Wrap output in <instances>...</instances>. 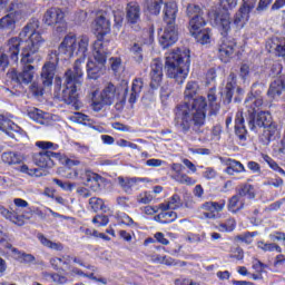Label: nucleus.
<instances>
[{"instance_id":"f257e3e1","label":"nucleus","mask_w":285,"mask_h":285,"mask_svg":"<svg viewBox=\"0 0 285 285\" xmlns=\"http://www.w3.org/2000/svg\"><path fill=\"white\" fill-rule=\"evenodd\" d=\"M90 46V38L88 36L77 37L76 35H68L63 38L58 48V56L63 59H70L71 57H79L73 65V70L68 69L65 72L66 88L62 90L61 99L68 106H72L75 110H79V95L77 88L81 85V78L83 77V70H81V63L86 61L88 57V48Z\"/></svg>"},{"instance_id":"f03ea898","label":"nucleus","mask_w":285,"mask_h":285,"mask_svg":"<svg viewBox=\"0 0 285 285\" xmlns=\"http://www.w3.org/2000/svg\"><path fill=\"white\" fill-rule=\"evenodd\" d=\"M37 30H39V20H32L21 30L19 37L8 40L4 50L12 61H19V52H21L20 63H39L41 61L39 49L46 40Z\"/></svg>"},{"instance_id":"7ed1b4c3","label":"nucleus","mask_w":285,"mask_h":285,"mask_svg":"<svg viewBox=\"0 0 285 285\" xmlns=\"http://www.w3.org/2000/svg\"><path fill=\"white\" fill-rule=\"evenodd\" d=\"M95 30L98 39L92 46V57L87 62L88 79L97 80L106 72V61L108 60V49L104 46V37L110 32V20L99 16L95 21Z\"/></svg>"},{"instance_id":"20e7f679","label":"nucleus","mask_w":285,"mask_h":285,"mask_svg":"<svg viewBox=\"0 0 285 285\" xmlns=\"http://www.w3.org/2000/svg\"><path fill=\"white\" fill-rule=\"evenodd\" d=\"M206 98L200 96L190 102H183L176 107L175 124L183 132H188L190 128L199 130L206 124Z\"/></svg>"},{"instance_id":"39448f33","label":"nucleus","mask_w":285,"mask_h":285,"mask_svg":"<svg viewBox=\"0 0 285 285\" xmlns=\"http://www.w3.org/2000/svg\"><path fill=\"white\" fill-rule=\"evenodd\" d=\"M165 70L169 79L184 83L190 72V50L177 48L166 52Z\"/></svg>"},{"instance_id":"423d86ee","label":"nucleus","mask_w":285,"mask_h":285,"mask_svg":"<svg viewBox=\"0 0 285 285\" xmlns=\"http://www.w3.org/2000/svg\"><path fill=\"white\" fill-rule=\"evenodd\" d=\"M164 21L167 24L164 33L159 38L160 46L166 49L174 43H177L179 35L177 32V27L175 26V20L177 19V2H167L164 8Z\"/></svg>"},{"instance_id":"0eeeda50","label":"nucleus","mask_w":285,"mask_h":285,"mask_svg":"<svg viewBox=\"0 0 285 285\" xmlns=\"http://www.w3.org/2000/svg\"><path fill=\"white\" fill-rule=\"evenodd\" d=\"M245 106L249 112L248 126L252 130H255V128H264L271 124V114L268 111H259L254 116L255 112L264 106V98H262V96L250 94L245 100Z\"/></svg>"},{"instance_id":"6e6552de","label":"nucleus","mask_w":285,"mask_h":285,"mask_svg":"<svg viewBox=\"0 0 285 285\" xmlns=\"http://www.w3.org/2000/svg\"><path fill=\"white\" fill-rule=\"evenodd\" d=\"M36 146L41 148V151L33 154L32 159L39 168H52L55 159H61V154L51 150H57L59 145L50 141H37Z\"/></svg>"},{"instance_id":"1a4fd4ad","label":"nucleus","mask_w":285,"mask_h":285,"mask_svg":"<svg viewBox=\"0 0 285 285\" xmlns=\"http://www.w3.org/2000/svg\"><path fill=\"white\" fill-rule=\"evenodd\" d=\"M220 6L225 11L213 13L210 23L225 37L230 31V13H228V10L237 8V0H220Z\"/></svg>"},{"instance_id":"9d476101","label":"nucleus","mask_w":285,"mask_h":285,"mask_svg":"<svg viewBox=\"0 0 285 285\" xmlns=\"http://www.w3.org/2000/svg\"><path fill=\"white\" fill-rule=\"evenodd\" d=\"M206 14L208 12L204 11L199 6L189 4L187 6V17H189V35L202 31L204 26H206Z\"/></svg>"},{"instance_id":"9b49d317","label":"nucleus","mask_w":285,"mask_h":285,"mask_svg":"<svg viewBox=\"0 0 285 285\" xmlns=\"http://www.w3.org/2000/svg\"><path fill=\"white\" fill-rule=\"evenodd\" d=\"M117 92V88H115V85L112 82H108L105 88L102 89L99 98H97V92H94V98H92V110L95 112H99L101 108L105 106H110L112 101H115V95Z\"/></svg>"},{"instance_id":"f8f14e48","label":"nucleus","mask_w":285,"mask_h":285,"mask_svg":"<svg viewBox=\"0 0 285 285\" xmlns=\"http://www.w3.org/2000/svg\"><path fill=\"white\" fill-rule=\"evenodd\" d=\"M204 210L203 215L206 219H217L219 214L226 208V199H220L218 202H206L200 206Z\"/></svg>"},{"instance_id":"ddd939ff","label":"nucleus","mask_w":285,"mask_h":285,"mask_svg":"<svg viewBox=\"0 0 285 285\" xmlns=\"http://www.w3.org/2000/svg\"><path fill=\"white\" fill-rule=\"evenodd\" d=\"M170 168L173 170L171 179L174 181H177L178 184H184L185 186H195L197 184V180L187 174L184 173V167L179 163H174L170 165Z\"/></svg>"},{"instance_id":"4468645a","label":"nucleus","mask_w":285,"mask_h":285,"mask_svg":"<svg viewBox=\"0 0 285 285\" xmlns=\"http://www.w3.org/2000/svg\"><path fill=\"white\" fill-rule=\"evenodd\" d=\"M0 215L4 217V219L12 222V224H16V226H23V219H30L32 213H23L22 215H19V210H9L6 206L0 205Z\"/></svg>"},{"instance_id":"2eb2a0df","label":"nucleus","mask_w":285,"mask_h":285,"mask_svg":"<svg viewBox=\"0 0 285 285\" xmlns=\"http://www.w3.org/2000/svg\"><path fill=\"white\" fill-rule=\"evenodd\" d=\"M237 50V42L228 38H224L218 47L220 60L226 63L235 55Z\"/></svg>"},{"instance_id":"dca6fc26","label":"nucleus","mask_w":285,"mask_h":285,"mask_svg":"<svg viewBox=\"0 0 285 285\" xmlns=\"http://www.w3.org/2000/svg\"><path fill=\"white\" fill-rule=\"evenodd\" d=\"M150 77H151L150 87L154 89L159 88V85L161 83V79L164 78V65L161 63V60L154 59L151 61Z\"/></svg>"},{"instance_id":"f3484780","label":"nucleus","mask_w":285,"mask_h":285,"mask_svg":"<svg viewBox=\"0 0 285 285\" xmlns=\"http://www.w3.org/2000/svg\"><path fill=\"white\" fill-rule=\"evenodd\" d=\"M3 128L6 135L16 141L21 140V128L12 121H7L3 116L0 115V129Z\"/></svg>"},{"instance_id":"a211bd4d","label":"nucleus","mask_w":285,"mask_h":285,"mask_svg":"<svg viewBox=\"0 0 285 285\" xmlns=\"http://www.w3.org/2000/svg\"><path fill=\"white\" fill-rule=\"evenodd\" d=\"M21 72H13V79L18 81V83H32V79H35V66L32 63H22Z\"/></svg>"},{"instance_id":"6ab92c4d","label":"nucleus","mask_w":285,"mask_h":285,"mask_svg":"<svg viewBox=\"0 0 285 285\" xmlns=\"http://www.w3.org/2000/svg\"><path fill=\"white\" fill-rule=\"evenodd\" d=\"M235 132L240 141V146H245L248 131L246 130V126H244V112L243 111H238L236 114Z\"/></svg>"},{"instance_id":"aec40b11","label":"nucleus","mask_w":285,"mask_h":285,"mask_svg":"<svg viewBox=\"0 0 285 285\" xmlns=\"http://www.w3.org/2000/svg\"><path fill=\"white\" fill-rule=\"evenodd\" d=\"M11 12L0 19V28L3 30H12L14 23L21 19V12L11 8Z\"/></svg>"},{"instance_id":"412c9836","label":"nucleus","mask_w":285,"mask_h":285,"mask_svg":"<svg viewBox=\"0 0 285 285\" xmlns=\"http://www.w3.org/2000/svg\"><path fill=\"white\" fill-rule=\"evenodd\" d=\"M61 21H63V11L59 8H51L43 16L46 26H55V23H61Z\"/></svg>"},{"instance_id":"4be33fe9","label":"nucleus","mask_w":285,"mask_h":285,"mask_svg":"<svg viewBox=\"0 0 285 285\" xmlns=\"http://www.w3.org/2000/svg\"><path fill=\"white\" fill-rule=\"evenodd\" d=\"M285 91V75L281 76L278 79L274 80L269 85V89L267 91L268 97L272 99H277L282 97V92Z\"/></svg>"},{"instance_id":"5701e85b","label":"nucleus","mask_w":285,"mask_h":285,"mask_svg":"<svg viewBox=\"0 0 285 285\" xmlns=\"http://www.w3.org/2000/svg\"><path fill=\"white\" fill-rule=\"evenodd\" d=\"M40 79L45 88H50V86H52V81L55 79V63L52 62L45 63V66L42 67Z\"/></svg>"},{"instance_id":"b1692460","label":"nucleus","mask_w":285,"mask_h":285,"mask_svg":"<svg viewBox=\"0 0 285 285\" xmlns=\"http://www.w3.org/2000/svg\"><path fill=\"white\" fill-rule=\"evenodd\" d=\"M1 159L3 164H7V166H19L23 161H26V157L17 151H4L1 155Z\"/></svg>"},{"instance_id":"393cba45","label":"nucleus","mask_w":285,"mask_h":285,"mask_svg":"<svg viewBox=\"0 0 285 285\" xmlns=\"http://www.w3.org/2000/svg\"><path fill=\"white\" fill-rule=\"evenodd\" d=\"M225 173L227 175H238L239 173H246V167L239 160H235L233 158H228L225 160Z\"/></svg>"},{"instance_id":"a878e982","label":"nucleus","mask_w":285,"mask_h":285,"mask_svg":"<svg viewBox=\"0 0 285 285\" xmlns=\"http://www.w3.org/2000/svg\"><path fill=\"white\" fill-rule=\"evenodd\" d=\"M248 19H250V10L240 7V9L238 10L234 18V26L236 27L237 30H242V28H244V26L248 23Z\"/></svg>"},{"instance_id":"bb28decb","label":"nucleus","mask_w":285,"mask_h":285,"mask_svg":"<svg viewBox=\"0 0 285 285\" xmlns=\"http://www.w3.org/2000/svg\"><path fill=\"white\" fill-rule=\"evenodd\" d=\"M139 19H141V10L139 9V4H137V2H130L127 6L128 23H139Z\"/></svg>"},{"instance_id":"cd10ccee","label":"nucleus","mask_w":285,"mask_h":285,"mask_svg":"<svg viewBox=\"0 0 285 285\" xmlns=\"http://www.w3.org/2000/svg\"><path fill=\"white\" fill-rule=\"evenodd\" d=\"M159 224H173L177 219V213L170 209H160V213L154 217Z\"/></svg>"},{"instance_id":"c85d7f7f","label":"nucleus","mask_w":285,"mask_h":285,"mask_svg":"<svg viewBox=\"0 0 285 285\" xmlns=\"http://www.w3.org/2000/svg\"><path fill=\"white\" fill-rule=\"evenodd\" d=\"M117 181L120 188L125 190V193H132V188H135V185L139 184V181H144V178H128V177L124 178L119 176L117 178Z\"/></svg>"},{"instance_id":"c756f323","label":"nucleus","mask_w":285,"mask_h":285,"mask_svg":"<svg viewBox=\"0 0 285 285\" xmlns=\"http://www.w3.org/2000/svg\"><path fill=\"white\" fill-rule=\"evenodd\" d=\"M105 179L98 174L95 173H88L87 174V186L94 190V193H97L101 189V184H104Z\"/></svg>"},{"instance_id":"7c9ffc66","label":"nucleus","mask_w":285,"mask_h":285,"mask_svg":"<svg viewBox=\"0 0 285 285\" xmlns=\"http://www.w3.org/2000/svg\"><path fill=\"white\" fill-rule=\"evenodd\" d=\"M9 250H11V256L13 257V259H17V262H20V264H32V262H35V257L31 254L21 252L12 247V245Z\"/></svg>"},{"instance_id":"2f4dec72","label":"nucleus","mask_w":285,"mask_h":285,"mask_svg":"<svg viewBox=\"0 0 285 285\" xmlns=\"http://www.w3.org/2000/svg\"><path fill=\"white\" fill-rule=\"evenodd\" d=\"M181 198L177 194L170 197L167 203L159 204L160 210H177V208H181Z\"/></svg>"},{"instance_id":"473e14b6","label":"nucleus","mask_w":285,"mask_h":285,"mask_svg":"<svg viewBox=\"0 0 285 285\" xmlns=\"http://www.w3.org/2000/svg\"><path fill=\"white\" fill-rule=\"evenodd\" d=\"M141 88H144V80H141V78H136L131 85V94L129 97V104L137 102V99H139V94L141 92Z\"/></svg>"},{"instance_id":"72a5a7b5","label":"nucleus","mask_w":285,"mask_h":285,"mask_svg":"<svg viewBox=\"0 0 285 285\" xmlns=\"http://www.w3.org/2000/svg\"><path fill=\"white\" fill-rule=\"evenodd\" d=\"M227 208L229 213H239V210L244 209V198H242L239 194L234 195L229 198Z\"/></svg>"},{"instance_id":"f704fd0d","label":"nucleus","mask_w":285,"mask_h":285,"mask_svg":"<svg viewBox=\"0 0 285 285\" xmlns=\"http://www.w3.org/2000/svg\"><path fill=\"white\" fill-rule=\"evenodd\" d=\"M194 39L200 43L202 46H206V43H210V29H202L200 31H196L195 33H190Z\"/></svg>"},{"instance_id":"c9c22d12","label":"nucleus","mask_w":285,"mask_h":285,"mask_svg":"<svg viewBox=\"0 0 285 285\" xmlns=\"http://www.w3.org/2000/svg\"><path fill=\"white\" fill-rule=\"evenodd\" d=\"M268 141H275V139H279L282 135V128L276 122H271L267 126V130L265 131Z\"/></svg>"},{"instance_id":"e433bc0d","label":"nucleus","mask_w":285,"mask_h":285,"mask_svg":"<svg viewBox=\"0 0 285 285\" xmlns=\"http://www.w3.org/2000/svg\"><path fill=\"white\" fill-rule=\"evenodd\" d=\"M235 86H237V76H235V73H230L227 78V83L225 87L226 98L228 99V101L233 99V92L235 90Z\"/></svg>"},{"instance_id":"4c0bfd02","label":"nucleus","mask_w":285,"mask_h":285,"mask_svg":"<svg viewBox=\"0 0 285 285\" xmlns=\"http://www.w3.org/2000/svg\"><path fill=\"white\" fill-rule=\"evenodd\" d=\"M237 226V222L234 218H228L224 223L217 225V230L220 233H233Z\"/></svg>"},{"instance_id":"58836bf2","label":"nucleus","mask_w":285,"mask_h":285,"mask_svg":"<svg viewBox=\"0 0 285 285\" xmlns=\"http://www.w3.org/2000/svg\"><path fill=\"white\" fill-rule=\"evenodd\" d=\"M207 98L209 101V108L212 109V115H217V112H219V105L217 102V96L215 95V87H213L208 94H207Z\"/></svg>"},{"instance_id":"ea45409f","label":"nucleus","mask_w":285,"mask_h":285,"mask_svg":"<svg viewBox=\"0 0 285 285\" xmlns=\"http://www.w3.org/2000/svg\"><path fill=\"white\" fill-rule=\"evenodd\" d=\"M161 3H164V0H146L149 14H159L161 12Z\"/></svg>"},{"instance_id":"a19ab883","label":"nucleus","mask_w":285,"mask_h":285,"mask_svg":"<svg viewBox=\"0 0 285 285\" xmlns=\"http://www.w3.org/2000/svg\"><path fill=\"white\" fill-rule=\"evenodd\" d=\"M257 247L261 250H264V253H273L274 250H276V253H282V247L275 243H264V240H259Z\"/></svg>"},{"instance_id":"79ce46f5","label":"nucleus","mask_w":285,"mask_h":285,"mask_svg":"<svg viewBox=\"0 0 285 285\" xmlns=\"http://www.w3.org/2000/svg\"><path fill=\"white\" fill-rule=\"evenodd\" d=\"M39 242L42 244V246H46L47 248H51V250H58V252L63 250V244L55 243L42 235L39 236Z\"/></svg>"},{"instance_id":"37998d69","label":"nucleus","mask_w":285,"mask_h":285,"mask_svg":"<svg viewBox=\"0 0 285 285\" xmlns=\"http://www.w3.org/2000/svg\"><path fill=\"white\" fill-rule=\"evenodd\" d=\"M199 91V85L195 81H188L185 88V99H193L195 95Z\"/></svg>"},{"instance_id":"c03bdc74","label":"nucleus","mask_w":285,"mask_h":285,"mask_svg":"<svg viewBox=\"0 0 285 285\" xmlns=\"http://www.w3.org/2000/svg\"><path fill=\"white\" fill-rule=\"evenodd\" d=\"M28 116L33 121H37L38 124H43V119H46V112H43L41 109H31L28 112Z\"/></svg>"},{"instance_id":"a18cd8bd","label":"nucleus","mask_w":285,"mask_h":285,"mask_svg":"<svg viewBox=\"0 0 285 285\" xmlns=\"http://www.w3.org/2000/svg\"><path fill=\"white\" fill-rule=\"evenodd\" d=\"M151 262H154V264H166V266H173V264H175V261L171 257L158 254L151 256Z\"/></svg>"},{"instance_id":"49530a36","label":"nucleus","mask_w":285,"mask_h":285,"mask_svg":"<svg viewBox=\"0 0 285 285\" xmlns=\"http://www.w3.org/2000/svg\"><path fill=\"white\" fill-rule=\"evenodd\" d=\"M238 195L240 197H248L249 199H253L255 197V189L253 188V185H243Z\"/></svg>"},{"instance_id":"de8ad7c7","label":"nucleus","mask_w":285,"mask_h":285,"mask_svg":"<svg viewBox=\"0 0 285 285\" xmlns=\"http://www.w3.org/2000/svg\"><path fill=\"white\" fill-rule=\"evenodd\" d=\"M19 173H22L23 175H29V177H40L41 174H39V169L35 168V169H30V167H28V165L22 164L19 168H18Z\"/></svg>"},{"instance_id":"09e8293b","label":"nucleus","mask_w":285,"mask_h":285,"mask_svg":"<svg viewBox=\"0 0 285 285\" xmlns=\"http://www.w3.org/2000/svg\"><path fill=\"white\" fill-rule=\"evenodd\" d=\"M71 121H75L76 124H90V121H92V119H90V116L85 115L82 112H75L71 116Z\"/></svg>"},{"instance_id":"8fccbe9b","label":"nucleus","mask_w":285,"mask_h":285,"mask_svg":"<svg viewBox=\"0 0 285 285\" xmlns=\"http://www.w3.org/2000/svg\"><path fill=\"white\" fill-rule=\"evenodd\" d=\"M10 242H12V238H10V235L3 232V226L0 225V244L4 248H12V244H10Z\"/></svg>"},{"instance_id":"3c124183","label":"nucleus","mask_w":285,"mask_h":285,"mask_svg":"<svg viewBox=\"0 0 285 285\" xmlns=\"http://www.w3.org/2000/svg\"><path fill=\"white\" fill-rule=\"evenodd\" d=\"M89 206L95 213L104 210V199L92 197L89 199Z\"/></svg>"},{"instance_id":"603ef678","label":"nucleus","mask_w":285,"mask_h":285,"mask_svg":"<svg viewBox=\"0 0 285 285\" xmlns=\"http://www.w3.org/2000/svg\"><path fill=\"white\" fill-rule=\"evenodd\" d=\"M53 184L56 186H59V188H61L62 190H67V191H72L75 188V184L70 183V181H62L58 178H53L52 179Z\"/></svg>"},{"instance_id":"864d4df0","label":"nucleus","mask_w":285,"mask_h":285,"mask_svg":"<svg viewBox=\"0 0 285 285\" xmlns=\"http://www.w3.org/2000/svg\"><path fill=\"white\" fill-rule=\"evenodd\" d=\"M257 235V232H246L237 236L238 242H243V244H253V237Z\"/></svg>"},{"instance_id":"5fc2aeb1","label":"nucleus","mask_w":285,"mask_h":285,"mask_svg":"<svg viewBox=\"0 0 285 285\" xmlns=\"http://www.w3.org/2000/svg\"><path fill=\"white\" fill-rule=\"evenodd\" d=\"M263 186H274V188H279L281 186H284V179L282 178H267Z\"/></svg>"},{"instance_id":"6e6d98bb","label":"nucleus","mask_w":285,"mask_h":285,"mask_svg":"<svg viewBox=\"0 0 285 285\" xmlns=\"http://www.w3.org/2000/svg\"><path fill=\"white\" fill-rule=\"evenodd\" d=\"M130 52L136 56V61H138V63L144 61V56H141V46H139V43H134V46L130 48Z\"/></svg>"},{"instance_id":"4d7b16f0","label":"nucleus","mask_w":285,"mask_h":285,"mask_svg":"<svg viewBox=\"0 0 285 285\" xmlns=\"http://www.w3.org/2000/svg\"><path fill=\"white\" fill-rule=\"evenodd\" d=\"M137 202L138 204H150V202H153V195L148 191L139 194L137 196Z\"/></svg>"},{"instance_id":"13d9d810","label":"nucleus","mask_w":285,"mask_h":285,"mask_svg":"<svg viewBox=\"0 0 285 285\" xmlns=\"http://www.w3.org/2000/svg\"><path fill=\"white\" fill-rule=\"evenodd\" d=\"M252 267L253 269L258 273L262 274L264 273V268H267L266 264L262 263L259 259L254 258L252 262Z\"/></svg>"},{"instance_id":"bf43d9fd","label":"nucleus","mask_w":285,"mask_h":285,"mask_svg":"<svg viewBox=\"0 0 285 285\" xmlns=\"http://www.w3.org/2000/svg\"><path fill=\"white\" fill-rule=\"evenodd\" d=\"M50 278L52 279V282L55 284H58V285L68 284V277H66L63 275L50 274Z\"/></svg>"},{"instance_id":"052dcab7","label":"nucleus","mask_w":285,"mask_h":285,"mask_svg":"<svg viewBox=\"0 0 285 285\" xmlns=\"http://www.w3.org/2000/svg\"><path fill=\"white\" fill-rule=\"evenodd\" d=\"M118 219L119 224H124L125 226H132V224L136 225L135 220H132L128 214L122 213L118 215Z\"/></svg>"},{"instance_id":"680f3d73","label":"nucleus","mask_w":285,"mask_h":285,"mask_svg":"<svg viewBox=\"0 0 285 285\" xmlns=\"http://www.w3.org/2000/svg\"><path fill=\"white\" fill-rule=\"evenodd\" d=\"M59 161H62V164H65L68 168H72V166H79V164H81V161H79V159H71L68 157H61L60 159H58Z\"/></svg>"},{"instance_id":"e2e57ef3","label":"nucleus","mask_w":285,"mask_h":285,"mask_svg":"<svg viewBox=\"0 0 285 285\" xmlns=\"http://www.w3.org/2000/svg\"><path fill=\"white\" fill-rule=\"evenodd\" d=\"M109 222L108 216L98 215L92 218V224H97V226H108Z\"/></svg>"},{"instance_id":"0e129e2a","label":"nucleus","mask_w":285,"mask_h":285,"mask_svg":"<svg viewBox=\"0 0 285 285\" xmlns=\"http://www.w3.org/2000/svg\"><path fill=\"white\" fill-rule=\"evenodd\" d=\"M109 63H110L111 70H114V72H119V70L121 68V58H111V59H109Z\"/></svg>"},{"instance_id":"69168bd1","label":"nucleus","mask_w":285,"mask_h":285,"mask_svg":"<svg viewBox=\"0 0 285 285\" xmlns=\"http://www.w3.org/2000/svg\"><path fill=\"white\" fill-rule=\"evenodd\" d=\"M273 3V0H259L258 6L256 7L257 12H264L268 10V6Z\"/></svg>"},{"instance_id":"338daca9","label":"nucleus","mask_w":285,"mask_h":285,"mask_svg":"<svg viewBox=\"0 0 285 285\" xmlns=\"http://www.w3.org/2000/svg\"><path fill=\"white\" fill-rule=\"evenodd\" d=\"M9 63L10 61L8 60V55H6V52H3V50L0 49V68H2V70H6Z\"/></svg>"},{"instance_id":"774afa93","label":"nucleus","mask_w":285,"mask_h":285,"mask_svg":"<svg viewBox=\"0 0 285 285\" xmlns=\"http://www.w3.org/2000/svg\"><path fill=\"white\" fill-rule=\"evenodd\" d=\"M161 210V207L158 206H146L144 207L145 215H155Z\"/></svg>"}]
</instances>
